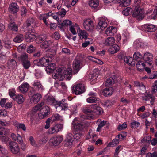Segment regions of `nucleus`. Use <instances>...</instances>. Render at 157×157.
I'll return each instance as SVG.
<instances>
[{
    "label": "nucleus",
    "instance_id": "1",
    "mask_svg": "<svg viewBox=\"0 0 157 157\" xmlns=\"http://www.w3.org/2000/svg\"><path fill=\"white\" fill-rule=\"evenodd\" d=\"M72 70L70 68L66 69L64 68L57 69L53 74V77L55 79L62 80L65 78L68 80L71 79L72 76Z\"/></svg>",
    "mask_w": 157,
    "mask_h": 157
},
{
    "label": "nucleus",
    "instance_id": "2",
    "mask_svg": "<svg viewBox=\"0 0 157 157\" xmlns=\"http://www.w3.org/2000/svg\"><path fill=\"white\" fill-rule=\"evenodd\" d=\"M44 103L41 102L35 106L32 109L29 111L28 113V117L30 118L31 121H33L36 118V113L37 112L42 109V107L44 105Z\"/></svg>",
    "mask_w": 157,
    "mask_h": 157
},
{
    "label": "nucleus",
    "instance_id": "3",
    "mask_svg": "<svg viewBox=\"0 0 157 157\" xmlns=\"http://www.w3.org/2000/svg\"><path fill=\"white\" fill-rule=\"evenodd\" d=\"M51 53H49L50 56L46 55L42 58L40 60V62L44 65H46L48 64V63L51 61L52 60V57L56 54V51L55 49L52 50V51H49Z\"/></svg>",
    "mask_w": 157,
    "mask_h": 157
},
{
    "label": "nucleus",
    "instance_id": "4",
    "mask_svg": "<svg viewBox=\"0 0 157 157\" xmlns=\"http://www.w3.org/2000/svg\"><path fill=\"white\" fill-rule=\"evenodd\" d=\"M85 91V87L82 84H78L75 85L72 88V93L76 95L84 93Z\"/></svg>",
    "mask_w": 157,
    "mask_h": 157
},
{
    "label": "nucleus",
    "instance_id": "5",
    "mask_svg": "<svg viewBox=\"0 0 157 157\" xmlns=\"http://www.w3.org/2000/svg\"><path fill=\"white\" fill-rule=\"evenodd\" d=\"M153 55L151 53L147 52L143 56L142 60L148 67L151 66L153 63Z\"/></svg>",
    "mask_w": 157,
    "mask_h": 157
},
{
    "label": "nucleus",
    "instance_id": "6",
    "mask_svg": "<svg viewBox=\"0 0 157 157\" xmlns=\"http://www.w3.org/2000/svg\"><path fill=\"white\" fill-rule=\"evenodd\" d=\"M8 147L11 152L13 154H17L20 151V148L18 144L14 141L9 143Z\"/></svg>",
    "mask_w": 157,
    "mask_h": 157
},
{
    "label": "nucleus",
    "instance_id": "7",
    "mask_svg": "<svg viewBox=\"0 0 157 157\" xmlns=\"http://www.w3.org/2000/svg\"><path fill=\"white\" fill-rule=\"evenodd\" d=\"M72 127L75 131L82 130L84 128V123L79 121L77 118H75L72 123Z\"/></svg>",
    "mask_w": 157,
    "mask_h": 157
},
{
    "label": "nucleus",
    "instance_id": "8",
    "mask_svg": "<svg viewBox=\"0 0 157 157\" xmlns=\"http://www.w3.org/2000/svg\"><path fill=\"white\" fill-rule=\"evenodd\" d=\"M50 113V109L48 106H45L42 108L40 112L38 113V116L40 119L46 117Z\"/></svg>",
    "mask_w": 157,
    "mask_h": 157
},
{
    "label": "nucleus",
    "instance_id": "9",
    "mask_svg": "<svg viewBox=\"0 0 157 157\" xmlns=\"http://www.w3.org/2000/svg\"><path fill=\"white\" fill-rule=\"evenodd\" d=\"M144 12L142 8L134 9L132 15L134 17L139 20L142 19L144 17Z\"/></svg>",
    "mask_w": 157,
    "mask_h": 157
},
{
    "label": "nucleus",
    "instance_id": "10",
    "mask_svg": "<svg viewBox=\"0 0 157 157\" xmlns=\"http://www.w3.org/2000/svg\"><path fill=\"white\" fill-rule=\"evenodd\" d=\"M63 140V139L62 136H57L51 138L50 140V142L53 145L57 146L59 145Z\"/></svg>",
    "mask_w": 157,
    "mask_h": 157
},
{
    "label": "nucleus",
    "instance_id": "11",
    "mask_svg": "<svg viewBox=\"0 0 157 157\" xmlns=\"http://www.w3.org/2000/svg\"><path fill=\"white\" fill-rule=\"evenodd\" d=\"M73 142L72 134L69 133H67L65 141L64 146L66 147H70L72 145Z\"/></svg>",
    "mask_w": 157,
    "mask_h": 157
},
{
    "label": "nucleus",
    "instance_id": "12",
    "mask_svg": "<svg viewBox=\"0 0 157 157\" xmlns=\"http://www.w3.org/2000/svg\"><path fill=\"white\" fill-rule=\"evenodd\" d=\"M19 10V6L16 3H12L9 5L8 10L12 13H16Z\"/></svg>",
    "mask_w": 157,
    "mask_h": 157
},
{
    "label": "nucleus",
    "instance_id": "13",
    "mask_svg": "<svg viewBox=\"0 0 157 157\" xmlns=\"http://www.w3.org/2000/svg\"><path fill=\"white\" fill-rule=\"evenodd\" d=\"M108 20L107 18L105 17L99 18L98 27L102 30L105 29L107 26V23L105 21Z\"/></svg>",
    "mask_w": 157,
    "mask_h": 157
},
{
    "label": "nucleus",
    "instance_id": "14",
    "mask_svg": "<svg viewBox=\"0 0 157 157\" xmlns=\"http://www.w3.org/2000/svg\"><path fill=\"white\" fill-rule=\"evenodd\" d=\"M65 99H63L61 101L56 103L55 108L56 109L59 108L60 110H65L67 109V104L65 102Z\"/></svg>",
    "mask_w": 157,
    "mask_h": 157
},
{
    "label": "nucleus",
    "instance_id": "15",
    "mask_svg": "<svg viewBox=\"0 0 157 157\" xmlns=\"http://www.w3.org/2000/svg\"><path fill=\"white\" fill-rule=\"evenodd\" d=\"M89 95L90 97L86 99V101L89 103L96 102L97 100V94L95 93L90 92L89 93Z\"/></svg>",
    "mask_w": 157,
    "mask_h": 157
},
{
    "label": "nucleus",
    "instance_id": "16",
    "mask_svg": "<svg viewBox=\"0 0 157 157\" xmlns=\"http://www.w3.org/2000/svg\"><path fill=\"white\" fill-rule=\"evenodd\" d=\"M83 26L84 28L87 30H89L93 28V23L90 19H86L84 21Z\"/></svg>",
    "mask_w": 157,
    "mask_h": 157
},
{
    "label": "nucleus",
    "instance_id": "17",
    "mask_svg": "<svg viewBox=\"0 0 157 157\" xmlns=\"http://www.w3.org/2000/svg\"><path fill=\"white\" fill-rule=\"evenodd\" d=\"M55 65L54 63H51L48 64V65L46 68V71L47 73L50 74L52 73V75L54 72H56V70L58 69L57 68L55 70Z\"/></svg>",
    "mask_w": 157,
    "mask_h": 157
},
{
    "label": "nucleus",
    "instance_id": "18",
    "mask_svg": "<svg viewBox=\"0 0 157 157\" xmlns=\"http://www.w3.org/2000/svg\"><path fill=\"white\" fill-rule=\"evenodd\" d=\"M25 38L27 42H30L33 41L35 38V33L33 32H30L28 31L25 35Z\"/></svg>",
    "mask_w": 157,
    "mask_h": 157
},
{
    "label": "nucleus",
    "instance_id": "19",
    "mask_svg": "<svg viewBox=\"0 0 157 157\" xmlns=\"http://www.w3.org/2000/svg\"><path fill=\"white\" fill-rule=\"evenodd\" d=\"M50 119L51 121L52 122L58 121L63 123V117L57 113L53 114Z\"/></svg>",
    "mask_w": 157,
    "mask_h": 157
},
{
    "label": "nucleus",
    "instance_id": "20",
    "mask_svg": "<svg viewBox=\"0 0 157 157\" xmlns=\"http://www.w3.org/2000/svg\"><path fill=\"white\" fill-rule=\"evenodd\" d=\"M99 2L98 0H90L88 4L92 9H97L99 5Z\"/></svg>",
    "mask_w": 157,
    "mask_h": 157
},
{
    "label": "nucleus",
    "instance_id": "21",
    "mask_svg": "<svg viewBox=\"0 0 157 157\" xmlns=\"http://www.w3.org/2000/svg\"><path fill=\"white\" fill-rule=\"evenodd\" d=\"M41 98V94L38 93H36L33 94L30 99L31 101L35 104L38 102Z\"/></svg>",
    "mask_w": 157,
    "mask_h": 157
},
{
    "label": "nucleus",
    "instance_id": "22",
    "mask_svg": "<svg viewBox=\"0 0 157 157\" xmlns=\"http://www.w3.org/2000/svg\"><path fill=\"white\" fill-rule=\"evenodd\" d=\"M103 113L102 109L96 104H93V113L98 115L101 114Z\"/></svg>",
    "mask_w": 157,
    "mask_h": 157
},
{
    "label": "nucleus",
    "instance_id": "23",
    "mask_svg": "<svg viewBox=\"0 0 157 157\" xmlns=\"http://www.w3.org/2000/svg\"><path fill=\"white\" fill-rule=\"evenodd\" d=\"M117 32V29L113 26L108 27L106 29L105 34L107 36H112Z\"/></svg>",
    "mask_w": 157,
    "mask_h": 157
},
{
    "label": "nucleus",
    "instance_id": "24",
    "mask_svg": "<svg viewBox=\"0 0 157 157\" xmlns=\"http://www.w3.org/2000/svg\"><path fill=\"white\" fill-rule=\"evenodd\" d=\"M113 92V88L111 87L106 88L103 90V95L105 97H108L111 95Z\"/></svg>",
    "mask_w": 157,
    "mask_h": 157
},
{
    "label": "nucleus",
    "instance_id": "25",
    "mask_svg": "<svg viewBox=\"0 0 157 157\" xmlns=\"http://www.w3.org/2000/svg\"><path fill=\"white\" fill-rule=\"evenodd\" d=\"M145 44L141 39L136 40L134 42L133 46L136 48L144 47Z\"/></svg>",
    "mask_w": 157,
    "mask_h": 157
},
{
    "label": "nucleus",
    "instance_id": "26",
    "mask_svg": "<svg viewBox=\"0 0 157 157\" xmlns=\"http://www.w3.org/2000/svg\"><path fill=\"white\" fill-rule=\"evenodd\" d=\"M147 65L143 61L141 60H139L136 64V67L137 69L139 70H141L145 68L146 67H148Z\"/></svg>",
    "mask_w": 157,
    "mask_h": 157
},
{
    "label": "nucleus",
    "instance_id": "27",
    "mask_svg": "<svg viewBox=\"0 0 157 157\" xmlns=\"http://www.w3.org/2000/svg\"><path fill=\"white\" fill-rule=\"evenodd\" d=\"M32 85L38 90H42L44 89L43 87L40 82L38 80H36L34 81L32 83Z\"/></svg>",
    "mask_w": 157,
    "mask_h": 157
},
{
    "label": "nucleus",
    "instance_id": "28",
    "mask_svg": "<svg viewBox=\"0 0 157 157\" xmlns=\"http://www.w3.org/2000/svg\"><path fill=\"white\" fill-rule=\"evenodd\" d=\"M29 87V85L27 82L23 83L19 87V88L21 92L22 93L26 92Z\"/></svg>",
    "mask_w": 157,
    "mask_h": 157
},
{
    "label": "nucleus",
    "instance_id": "29",
    "mask_svg": "<svg viewBox=\"0 0 157 157\" xmlns=\"http://www.w3.org/2000/svg\"><path fill=\"white\" fill-rule=\"evenodd\" d=\"M144 26L146 31L148 32L154 31L157 29L156 26L152 24H146Z\"/></svg>",
    "mask_w": 157,
    "mask_h": 157
},
{
    "label": "nucleus",
    "instance_id": "30",
    "mask_svg": "<svg viewBox=\"0 0 157 157\" xmlns=\"http://www.w3.org/2000/svg\"><path fill=\"white\" fill-rule=\"evenodd\" d=\"M73 67L74 70L76 71V72H78L81 67L80 61L78 60H75L73 64Z\"/></svg>",
    "mask_w": 157,
    "mask_h": 157
},
{
    "label": "nucleus",
    "instance_id": "31",
    "mask_svg": "<svg viewBox=\"0 0 157 157\" xmlns=\"http://www.w3.org/2000/svg\"><path fill=\"white\" fill-rule=\"evenodd\" d=\"M120 49L119 46L117 44H114L109 49V52L111 54L116 53Z\"/></svg>",
    "mask_w": 157,
    "mask_h": 157
},
{
    "label": "nucleus",
    "instance_id": "32",
    "mask_svg": "<svg viewBox=\"0 0 157 157\" xmlns=\"http://www.w3.org/2000/svg\"><path fill=\"white\" fill-rule=\"evenodd\" d=\"M124 59L125 63L131 66H134L135 64V61L133 60L132 58L129 56H125Z\"/></svg>",
    "mask_w": 157,
    "mask_h": 157
},
{
    "label": "nucleus",
    "instance_id": "33",
    "mask_svg": "<svg viewBox=\"0 0 157 157\" xmlns=\"http://www.w3.org/2000/svg\"><path fill=\"white\" fill-rule=\"evenodd\" d=\"M77 31L78 36L81 39H86L87 38L88 35L85 31L79 29L77 30Z\"/></svg>",
    "mask_w": 157,
    "mask_h": 157
},
{
    "label": "nucleus",
    "instance_id": "34",
    "mask_svg": "<svg viewBox=\"0 0 157 157\" xmlns=\"http://www.w3.org/2000/svg\"><path fill=\"white\" fill-rule=\"evenodd\" d=\"M83 111L85 113H93V104L90 105L89 106L84 108Z\"/></svg>",
    "mask_w": 157,
    "mask_h": 157
},
{
    "label": "nucleus",
    "instance_id": "35",
    "mask_svg": "<svg viewBox=\"0 0 157 157\" xmlns=\"http://www.w3.org/2000/svg\"><path fill=\"white\" fill-rule=\"evenodd\" d=\"M14 99L19 104L21 103L24 100V98L23 95L20 94L16 95Z\"/></svg>",
    "mask_w": 157,
    "mask_h": 157
},
{
    "label": "nucleus",
    "instance_id": "36",
    "mask_svg": "<svg viewBox=\"0 0 157 157\" xmlns=\"http://www.w3.org/2000/svg\"><path fill=\"white\" fill-rule=\"evenodd\" d=\"M115 40L114 37H109L107 38L105 41V44L107 46L113 44L115 42Z\"/></svg>",
    "mask_w": 157,
    "mask_h": 157
},
{
    "label": "nucleus",
    "instance_id": "37",
    "mask_svg": "<svg viewBox=\"0 0 157 157\" xmlns=\"http://www.w3.org/2000/svg\"><path fill=\"white\" fill-rule=\"evenodd\" d=\"M97 122H100V124L98 125L96 130L97 132H99L100 131L102 128L106 124V121H101V120L98 119L97 121Z\"/></svg>",
    "mask_w": 157,
    "mask_h": 157
},
{
    "label": "nucleus",
    "instance_id": "38",
    "mask_svg": "<svg viewBox=\"0 0 157 157\" xmlns=\"http://www.w3.org/2000/svg\"><path fill=\"white\" fill-rule=\"evenodd\" d=\"M98 72L94 70L93 71V73L91 74L89 76V79L90 81H93L96 79L98 76Z\"/></svg>",
    "mask_w": 157,
    "mask_h": 157
},
{
    "label": "nucleus",
    "instance_id": "39",
    "mask_svg": "<svg viewBox=\"0 0 157 157\" xmlns=\"http://www.w3.org/2000/svg\"><path fill=\"white\" fill-rule=\"evenodd\" d=\"M57 102L52 97H48L47 99V103L49 105H52L55 107Z\"/></svg>",
    "mask_w": 157,
    "mask_h": 157
},
{
    "label": "nucleus",
    "instance_id": "40",
    "mask_svg": "<svg viewBox=\"0 0 157 157\" xmlns=\"http://www.w3.org/2000/svg\"><path fill=\"white\" fill-rule=\"evenodd\" d=\"M92 130H90L89 131V135L87 137L88 139H91L90 141L92 143H94L95 142L97 136L95 135H93V133H91Z\"/></svg>",
    "mask_w": 157,
    "mask_h": 157
},
{
    "label": "nucleus",
    "instance_id": "41",
    "mask_svg": "<svg viewBox=\"0 0 157 157\" xmlns=\"http://www.w3.org/2000/svg\"><path fill=\"white\" fill-rule=\"evenodd\" d=\"M143 56L139 52H136L133 54L134 59L138 61L142 58Z\"/></svg>",
    "mask_w": 157,
    "mask_h": 157
},
{
    "label": "nucleus",
    "instance_id": "42",
    "mask_svg": "<svg viewBox=\"0 0 157 157\" xmlns=\"http://www.w3.org/2000/svg\"><path fill=\"white\" fill-rule=\"evenodd\" d=\"M141 5L142 4L140 0H135L132 5V6L135 8L134 9L141 8Z\"/></svg>",
    "mask_w": 157,
    "mask_h": 157
},
{
    "label": "nucleus",
    "instance_id": "43",
    "mask_svg": "<svg viewBox=\"0 0 157 157\" xmlns=\"http://www.w3.org/2000/svg\"><path fill=\"white\" fill-rule=\"evenodd\" d=\"M52 44V42L50 40H45L41 44L40 46L42 48H46L50 47Z\"/></svg>",
    "mask_w": 157,
    "mask_h": 157
},
{
    "label": "nucleus",
    "instance_id": "44",
    "mask_svg": "<svg viewBox=\"0 0 157 157\" xmlns=\"http://www.w3.org/2000/svg\"><path fill=\"white\" fill-rule=\"evenodd\" d=\"M129 33L126 30L123 31V43H125L126 41L129 38Z\"/></svg>",
    "mask_w": 157,
    "mask_h": 157
},
{
    "label": "nucleus",
    "instance_id": "45",
    "mask_svg": "<svg viewBox=\"0 0 157 157\" xmlns=\"http://www.w3.org/2000/svg\"><path fill=\"white\" fill-rule=\"evenodd\" d=\"M132 11V9L130 7H128L122 11V13L124 15L128 16L131 14Z\"/></svg>",
    "mask_w": 157,
    "mask_h": 157
},
{
    "label": "nucleus",
    "instance_id": "46",
    "mask_svg": "<svg viewBox=\"0 0 157 157\" xmlns=\"http://www.w3.org/2000/svg\"><path fill=\"white\" fill-rule=\"evenodd\" d=\"M24 39L23 36L22 34H19L17 35L14 39V42L17 43H20Z\"/></svg>",
    "mask_w": 157,
    "mask_h": 157
},
{
    "label": "nucleus",
    "instance_id": "47",
    "mask_svg": "<svg viewBox=\"0 0 157 157\" xmlns=\"http://www.w3.org/2000/svg\"><path fill=\"white\" fill-rule=\"evenodd\" d=\"M131 2V0H123L120 5L121 6L124 7L129 6Z\"/></svg>",
    "mask_w": 157,
    "mask_h": 157
},
{
    "label": "nucleus",
    "instance_id": "48",
    "mask_svg": "<svg viewBox=\"0 0 157 157\" xmlns=\"http://www.w3.org/2000/svg\"><path fill=\"white\" fill-rule=\"evenodd\" d=\"M134 85L136 86H138L139 89L142 90H144L145 89V86L142 83H140L139 82H135Z\"/></svg>",
    "mask_w": 157,
    "mask_h": 157
},
{
    "label": "nucleus",
    "instance_id": "49",
    "mask_svg": "<svg viewBox=\"0 0 157 157\" xmlns=\"http://www.w3.org/2000/svg\"><path fill=\"white\" fill-rule=\"evenodd\" d=\"M48 132L50 134H53L59 132V129L57 128L56 126L55 125L50 128Z\"/></svg>",
    "mask_w": 157,
    "mask_h": 157
},
{
    "label": "nucleus",
    "instance_id": "50",
    "mask_svg": "<svg viewBox=\"0 0 157 157\" xmlns=\"http://www.w3.org/2000/svg\"><path fill=\"white\" fill-rule=\"evenodd\" d=\"M151 140V137L149 136L144 137L141 140V141L142 143H146L147 144H149Z\"/></svg>",
    "mask_w": 157,
    "mask_h": 157
},
{
    "label": "nucleus",
    "instance_id": "51",
    "mask_svg": "<svg viewBox=\"0 0 157 157\" xmlns=\"http://www.w3.org/2000/svg\"><path fill=\"white\" fill-rule=\"evenodd\" d=\"M16 91L14 89H11L9 90V95L13 99H14Z\"/></svg>",
    "mask_w": 157,
    "mask_h": 157
},
{
    "label": "nucleus",
    "instance_id": "52",
    "mask_svg": "<svg viewBox=\"0 0 157 157\" xmlns=\"http://www.w3.org/2000/svg\"><path fill=\"white\" fill-rule=\"evenodd\" d=\"M119 143V141L118 139H115L113 140L111 143L108 144V146L109 147H114L118 144Z\"/></svg>",
    "mask_w": 157,
    "mask_h": 157
},
{
    "label": "nucleus",
    "instance_id": "53",
    "mask_svg": "<svg viewBox=\"0 0 157 157\" xmlns=\"http://www.w3.org/2000/svg\"><path fill=\"white\" fill-rule=\"evenodd\" d=\"M71 24V22L68 20H64L63 22L60 24L62 27L68 26H70Z\"/></svg>",
    "mask_w": 157,
    "mask_h": 157
},
{
    "label": "nucleus",
    "instance_id": "54",
    "mask_svg": "<svg viewBox=\"0 0 157 157\" xmlns=\"http://www.w3.org/2000/svg\"><path fill=\"white\" fill-rule=\"evenodd\" d=\"M114 83V80L112 78L110 77L107 78L106 81L105 85L106 86H108L109 85H112Z\"/></svg>",
    "mask_w": 157,
    "mask_h": 157
},
{
    "label": "nucleus",
    "instance_id": "55",
    "mask_svg": "<svg viewBox=\"0 0 157 157\" xmlns=\"http://www.w3.org/2000/svg\"><path fill=\"white\" fill-rule=\"evenodd\" d=\"M22 65L24 68L28 69L30 66V63L29 60L25 61L22 62Z\"/></svg>",
    "mask_w": 157,
    "mask_h": 157
},
{
    "label": "nucleus",
    "instance_id": "56",
    "mask_svg": "<svg viewBox=\"0 0 157 157\" xmlns=\"http://www.w3.org/2000/svg\"><path fill=\"white\" fill-rule=\"evenodd\" d=\"M93 43V40L92 39H90V41H85L84 42L82 43V46L83 48H85L88 46L90 44Z\"/></svg>",
    "mask_w": 157,
    "mask_h": 157
},
{
    "label": "nucleus",
    "instance_id": "57",
    "mask_svg": "<svg viewBox=\"0 0 157 157\" xmlns=\"http://www.w3.org/2000/svg\"><path fill=\"white\" fill-rule=\"evenodd\" d=\"M9 27L12 30L15 31H16L17 30V27L14 23L10 24L9 25Z\"/></svg>",
    "mask_w": 157,
    "mask_h": 157
},
{
    "label": "nucleus",
    "instance_id": "58",
    "mask_svg": "<svg viewBox=\"0 0 157 157\" xmlns=\"http://www.w3.org/2000/svg\"><path fill=\"white\" fill-rule=\"evenodd\" d=\"M58 14L57 13H52L51 12V14H50V16H51L55 20H57V21H58V24L60 25V22H59V21H58L59 20V18H58Z\"/></svg>",
    "mask_w": 157,
    "mask_h": 157
},
{
    "label": "nucleus",
    "instance_id": "59",
    "mask_svg": "<svg viewBox=\"0 0 157 157\" xmlns=\"http://www.w3.org/2000/svg\"><path fill=\"white\" fill-rule=\"evenodd\" d=\"M28 56L27 55L26 53L22 54L20 56V59L23 62L25 61L28 60Z\"/></svg>",
    "mask_w": 157,
    "mask_h": 157
},
{
    "label": "nucleus",
    "instance_id": "60",
    "mask_svg": "<svg viewBox=\"0 0 157 157\" xmlns=\"http://www.w3.org/2000/svg\"><path fill=\"white\" fill-rule=\"evenodd\" d=\"M57 13L58 15L61 17H64L66 13L65 10L63 8L62 9L61 11L58 12Z\"/></svg>",
    "mask_w": 157,
    "mask_h": 157
},
{
    "label": "nucleus",
    "instance_id": "61",
    "mask_svg": "<svg viewBox=\"0 0 157 157\" xmlns=\"http://www.w3.org/2000/svg\"><path fill=\"white\" fill-rule=\"evenodd\" d=\"M5 46V47L9 49L11 48V42L9 40H6L4 41Z\"/></svg>",
    "mask_w": 157,
    "mask_h": 157
},
{
    "label": "nucleus",
    "instance_id": "62",
    "mask_svg": "<svg viewBox=\"0 0 157 157\" xmlns=\"http://www.w3.org/2000/svg\"><path fill=\"white\" fill-rule=\"evenodd\" d=\"M52 37L55 39L56 40L59 39L60 37V35L58 32H55L52 35Z\"/></svg>",
    "mask_w": 157,
    "mask_h": 157
},
{
    "label": "nucleus",
    "instance_id": "63",
    "mask_svg": "<svg viewBox=\"0 0 157 157\" xmlns=\"http://www.w3.org/2000/svg\"><path fill=\"white\" fill-rule=\"evenodd\" d=\"M127 124L126 122H124L122 124L120 125L118 128V130H121L127 128Z\"/></svg>",
    "mask_w": 157,
    "mask_h": 157
},
{
    "label": "nucleus",
    "instance_id": "64",
    "mask_svg": "<svg viewBox=\"0 0 157 157\" xmlns=\"http://www.w3.org/2000/svg\"><path fill=\"white\" fill-rule=\"evenodd\" d=\"M8 63L10 67H13L15 64L16 61L13 59H11L8 61Z\"/></svg>",
    "mask_w": 157,
    "mask_h": 157
}]
</instances>
